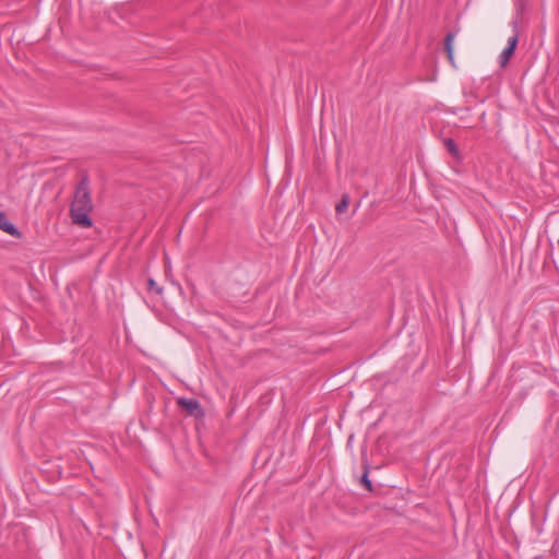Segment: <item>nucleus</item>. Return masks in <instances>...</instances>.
Here are the masks:
<instances>
[{
	"mask_svg": "<svg viewBox=\"0 0 559 559\" xmlns=\"http://www.w3.org/2000/svg\"><path fill=\"white\" fill-rule=\"evenodd\" d=\"M93 211V201L90 190V180L87 176H83L79 181L73 201L70 206V216L73 224L90 228L93 225V221L90 213Z\"/></svg>",
	"mask_w": 559,
	"mask_h": 559,
	"instance_id": "f257e3e1",
	"label": "nucleus"
},
{
	"mask_svg": "<svg viewBox=\"0 0 559 559\" xmlns=\"http://www.w3.org/2000/svg\"><path fill=\"white\" fill-rule=\"evenodd\" d=\"M177 403L189 415L194 416L195 418H203L205 415L204 409L202 408L200 402L195 399L180 397L177 400Z\"/></svg>",
	"mask_w": 559,
	"mask_h": 559,
	"instance_id": "f03ea898",
	"label": "nucleus"
},
{
	"mask_svg": "<svg viewBox=\"0 0 559 559\" xmlns=\"http://www.w3.org/2000/svg\"><path fill=\"white\" fill-rule=\"evenodd\" d=\"M519 43V34L515 32V34L508 39V46L502 50V52L499 56V63L501 68H504L508 66L511 57L513 56L515 48Z\"/></svg>",
	"mask_w": 559,
	"mask_h": 559,
	"instance_id": "7ed1b4c3",
	"label": "nucleus"
},
{
	"mask_svg": "<svg viewBox=\"0 0 559 559\" xmlns=\"http://www.w3.org/2000/svg\"><path fill=\"white\" fill-rule=\"evenodd\" d=\"M0 229L15 238L21 237L20 230L9 221L7 214L3 212H0Z\"/></svg>",
	"mask_w": 559,
	"mask_h": 559,
	"instance_id": "20e7f679",
	"label": "nucleus"
},
{
	"mask_svg": "<svg viewBox=\"0 0 559 559\" xmlns=\"http://www.w3.org/2000/svg\"><path fill=\"white\" fill-rule=\"evenodd\" d=\"M456 32H449L444 37V50L450 63L454 67L453 43Z\"/></svg>",
	"mask_w": 559,
	"mask_h": 559,
	"instance_id": "39448f33",
	"label": "nucleus"
},
{
	"mask_svg": "<svg viewBox=\"0 0 559 559\" xmlns=\"http://www.w3.org/2000/svg\"><path fill=\"white\" fill-rule=\"evenodd\" d=\"M443 144L452 156L459 157L460 152H459L457 145L453 139H451V138L444 139Z\"/></svg>",
	"mask_w": 559,
	"mask_h": 559,
	"instance_id": "423d86ee",
	"label": "nucleus"
},
{
	"mask_svg": "<svg viewBox=\"0 0 559 559\" xmlns=\"http://www.w3.org/2000/svg\"><path fill=\"white\" fill-rule=\"evenodd\" d=\"M369 465L366 464L365 465V471H364V474L361 475V478H360V484L368 490V491H372L373 490V485L369 478Z\"/></svg>",
	"mask_w": 559,
	"mask_h": 559,
	"instance_id": "0eeeda50",
	"label": "nucleus"
},
{
	"mask_svg": "<svg viewBox=\"0 0 559 559\" xmlns=\"http://www.w3.org/2000/svg\"><path fill=\"white\" fill-rule=\"evenodd\" d=\"M348 204H349V198H348V195L344 194L335 207L336 213H338V214L344 213L347 210Z\"/></svg>",
	"mask_w": 559,
	"mask_h": 559,
	"instance_id": "6e6552de",
	"label": "nucleus"
},
{
	"mask_svg": "<svg viewBox=\"0 0 559 559\" xmlns=\"http://www.w3.org/2000/svg\"><path fill=\"white\" fill-rule=\"evenodd\" d=\"M147 288L150 292H155L158 295H160L163 293V288L160 286H158L153 278H150L147 281Z\"/></svg>",
	"mask_w": 559,
	"mask_h": 559,
	"instance_id": "1a4fd4ad",
	"label": "nucleus"
}]
</instances>
